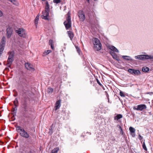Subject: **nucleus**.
<instances>
[{"label": "nucleus", "instance_id": "nucleus-3", "mask_svg": "<svg viewBox=\"0 0 153 153\" xmlns=\"http://www.w3.org/2000/svg\"><path fill=\"white\" fill-rule=\"evenodd\" d=\"M68 16L67 17L66 21L64 22V24L65 27L66 29H68L71 26V16L68 14Z\"/></svg>", "mask_w": 153, "mask_h": 153}, {"label": "nucleus", "instance_id": "nucleus-31", "mask_svg": "<svg viewBox=\"0 0 153 153\" xmlns=\"http://www.w3.org/2000/svg\"><path fill=\"white\" fill-rule=\"evenodd\" d=\"M51 52V50L46 51L44 52V54H45V55H46L50 53Z\"/></svg>", "mask_w": 153, "mask_h": 153}, {"label": "nucleus", "instance_id": "nucleus-39", "mask_svg": "<svg viewBox=\"0 0 153 153\" xmlns=\"http://www.w3.org/2000/svg\"><path fill=\"white\" fill-rule=\"evenodd\" d=\"M76 49H77L78 52V53L79 54H80V50L79 49V48L77 47H76Z\"/></svg>", "mask_w": 153, "mask_h": 153}, {"label": "nucleus", "instance_id": "nucleus-37", "mask_svg": "<svg viewBox=\"0 0 153 153\" xmlns=\"http://www.w3.org/2000/svg\"><path fill=\"white\" fill-rule=\"evenodd\" d=\"M96 80H97V83H98V84L100 86H101V87H102L103 86V85L101 84V83H100V81H99V80H98V79H96Z\"/></svg>", "mask_w": 153, "mask_h": 153}, {"label": "nucleus", "instance_id": "nucleus-24", "mask_svg": "<svg viewBox=\"0 0 153 153\" xmlns=\"http://www.w3.org/2000/svg\"><path fill=\"white\" fill-rule=\"evenodd\" d=\"M142 71L144 72H147L149 71V68L146 67H143L142 68Z\"/></svg>", "mask_w": 153, "mask_h": 153}, {"label": "nucleus", "instance_id": "nucleus-48", "mask_svg": "<svg viewBox=\"0 0 153 153\" xmlns=\"http://www.w3.org/2000/svg\"><path fill=\"white\" fill-rule=\"evenodd\" d=\"M119 129H120L122 131V128L120 126H119Z\"/></svg>", "mask_w": 153, "mask_h": 153}, {"label": "nucleus", "instance_id": "nucleus-2", "mask_svg": "<svg viewBox=\"0 0 153 153\" xmlns=\"http://www.w3.org/2000/svg\"><path fill=\"white\" fill-rule=\"evenodd\" d=\"M21 108L22 109V111H28V107L26 97H24V101H22L21 102Z\"/></svg>", "mask_w": 153, "mask_h": 153}, {"label": "nucleus", "instance_id": "nucleus-4", "mask_svg": "<svg viewBox=\"0 0 153 153\" xmlns=\"http://www.w3.org/2000/svg\"><path fill=\"white\" fill-rule=\"evenodd\" d=\"M5 39V37L4 36H3L0 43V56L2 54L4 49L6 43Z\"/></svg>", "mask_w": 153, "mask_h": 153}, {"label": "nucleus", "instance_id": "nucleus-14", "mask_svg": "<svg viewBox=\"0 0 153 153\" xmlns=\"http://www.w3.org/2000/svg\"><path fill=\"white\" fill-rule=\"evenodd\" d=\"M19 81L22 84H26L27 82V81L25 77L24 76H21L19 78Z\"/></svg>", "mask_w": 153, "mask_h": 153}, {"label": "nucleus", "instance_id": "nucleus-42", "mask_svg": "<svg viewBox=\"0 0 153 153\" xmlns=\"http://www.w3.org/2000/svg\"><path fill=\"white\" fill-rule=\"evenodd\" d=\"M114 51H111L110 52V53L111 54V55L112 56H113V54H115V53H114Z\"/></svg>", "mask_w": 153, "mask_h": 153}, {"label": "nucleus", "instance_id": "nucleus-15", "mask_svg": "<svg viewBox=\"0 0 153 153\" xmlns=\"http://www.w3.org/2000/svg\"><path fill=\"white\" fill-rule=\"evenodd\" d=\"M61 100H59L56 102L55 107V110H56L60 108L61 106Z\"/></svg>", "mask_w": 153, "mask_h": 153}, {"label": "nucleus", "instance_id": "nucleus-52", "mask_svg": "<svg viewBox=\"0 0 153 153\" xmlns=\"http://www.w3.org/2000/svg\"><path fill=\"white\" fill-rule=\"evenodd\" d=\"M5 70H8V71L9 70V68H5Z\"/></svg>", "mask_w": 153, "mask_h": 153}, {"label": "nucleus", "instance_id": "nucleus-40", "mask_svg": "<svg viewBox=\"0 0 153 153\" xmlns=\"http://www.w3.org/2000/svg\"><path fill=\"white\" fill-rule=\"evenodd\" d=\"M148 58H147V59H153V56H148Z\"/></svg>", "mask_w": 153, "mask_h": 153}, {"label": "nucleus", "instance_id": "nucleus-36", "mask_svg": "<svg viewBox=\"0 0 153 153\" xmlns=\"http://www.w3.org/2000/svg\"><path fill=\"white\" fill-rule=\"evenodd\" d=\"M22 93H21V95L22 97H24L25 95H26V92L24 90H22Z\"/></svg>", "mask_w": 153, "mask_h": 153}, {"label": "nucleus", "instance_id": "nucleus-8", "mask_svg": "<svg viewBox=\"0 0 153 153\" xmlns=\"http://www.w3.org/2000/svg\"><path fill=\"white\" fill-rule=\"evenodd\" d=\"M78 17L80 21L83 22L85 19L84 12L82 10H79L78 12Z\"/></svg>", "mask_w": 153, "mask_h": 153}, {"label": "nucleus", "instance_id": "nucleus-5", "mask_svg": "<svg viewBox=\"0 0 153 153\" xmlns=\"http://www.w3.org/2000/svg\"><path fill=\"white\" fill-rule=\"evenodd\" d=\"M16 32L18 33L19 36L25 38L26 37V34L25 30L22 28H19L17 30H16Z\"/></svg>", "mask_w": 153, "mask_h": 153}, {"label": "nucleus", "instance_id": "nucleus-9", "mask_svg": "<svg viewBox=\"0 0 153 153\" xmlns=\"http://www.w3.org/2000/svg\"><path fill=\"white\" fill-rule=\"evenodd\" d=\"M6 30L7 37V38L9 39L10 37L12 35V33L13 32L12 28L11 27H10V26H8Z\"/></svg>", "mask_w": 153, "mask_h": 153}, {"label": "nucleus", "instance_id": "nucleus-38", "mask_svg": "<svg viewBox=\"0 0 153 153\" xmlns=\"http://www.w3.org/2000/svg\"><path fill=\"white\" fill-rule=\"evenodd\" d=\"M16 103H18V100L17 98H16L15 99V100L13 101V103H14V104H15Z\"/></svg>", "mask_w": 153, "mask_h": 153}, {"label": "nucleus", "instance_id": "nucleus-20", "mask_svg": "<svg viewBox=\"0 0 153 153\" xmlns=\"http://www.w3.org/2000/svg\"><path fill=\"white\" fill-rule=\"evenodd\" d=\"M122 58L128 61L132 60V59L129 56H122Z\"/></svg>", "mask_w": 153, "mask_h": 153}, {"label": "nucleus", "instance_id": "nucleus-44", "mask_svg": "<svg viewBox=\"0 0 153 153\" xmlns=\"http://www.w3.org/2000/svg\"><path fill=\"white\" fill-rule=\"evenodd\" d=\"M131 135L133 137H134L135 136V133H131Z\"/></svg>", "mask_w": 153, "mask_h": 153}, {"label": "nucleus", "instance_id": "nucleus-18", "mask_svg": "<svg viewBox=\"0 0 153 153\" xmlns=\"http://www.w3.org/2000/svg\"><path fill=\"white\" fill-rule=\"evenodd\" d=\"M8 54L9 55L8 59H14L13 57L14 56V53L13 51H11L9 52L8 53Z\"/></svg>", "mask_w": 153, "mask_h": 153}, {"label": "nucleus", "instance_id": "nucleus-1", "mask_svg": "<svg viewBox=\"0 0 153 153\" xmlns=\"http://www.w3.org/2000/svg\"><path fill=\"white\" fill-rule=\"evenodd\" d=\"M92 41L94 45V49L97 51L100 50L101 49V44L99 40L97 38H94Z\"/></svg>", "mask_w": 153, "mask_h": 153}, {"label": "nucleus", "instance_id": "nucleus-50", "mask_svg": "<svg viewBox=\"0 0 153 153\" xmlns=\"http://www.w3.org/2000/svg\"><path fill=\"white\" fill-rule=\"evenodd\" d=\"M13 109H15V110H16V111L17 110V108H16V107L13 108Z\"/></svg>", "mask_w": 153, "mask_h": 153}, {"label": "nucleus", "instance_id": "nucleus-13", "mask_svg": "<svg viewBox=\"0 0 153 153\" xmlns=\"http://www.w3.org/2000/svg\"><path fill=\"white\" fill-rule=\"evenodd\" d=\"M25 66L26 68L28 70L32 71H34L35 70L33 65L29 63H25Z\"/></svg>", "mask_w": 153, "mask_h": 153}, {"label": "nucleus", "instance_id": "nucleus-21", "mask_svg": "<svg viewBox=\"0 0 153 153\" xmlns=\"http://www.w3.org/2000/svg\"><path fill=\"white\" fill-rule=\"evenodd\" d=\"M45 9V11L49 12V5L47 1H46V2Z\"/></svg>", "mask_w": 153, "mask_h": 153}, {"label": "nucleus", "instance_id": "nucleus-16", "mask_svg": "<svg viewBox=\"0 0 153 153\" xmlns=\"http://www.w3.org/2000/svg\"><path fill=\"white\" fill-rule=\"evenodd\" d=\"M13 60L14 59H8L7 65V66L8 67L10 68L11 65Z\"/></svg>", "mask_w": 153, "mask_h": 153}, {"label": "nucleus", "instance_id": "nucleus-55", "mask_svg": "<svg viewBox=\"0 0 153 153\" xmlns=\"http://www.w3.org/2000/svg\"><path fill=\"white\" fill-rule=\"evenodd\" d=\"M42 1H45V0H41Z\"/></svg>", "mask_w": 153, "mask_h": 153}, {"label": "nucleus", "instance_id": "nucleus-35", "mask_svg": "<svg viewBox=\"0 0 153 153\" xmlns=\"http://www.w3.org/2000/svg\"><path fill=\"white\" fill-rule=\"evenodd\" d=\"M53 41L52 40L50 39L49 40V43L50 45H53Z\"/></svg>", "mask_w": 153, "mask_h": 153}, {"label": "nucleus", "instance_id": "nucleus-23", "mask_svg": "<svg viewBox=\"0 0 153 153\" xmlns=\"http://www.w3.org/2000/svg\"><path fill=\"white\" fill-rule=\"evenodd\" d=\"M39 16H37L35 19V25L36 27H37L38 21L39 20Z\"/></svg>", "mask_w": 153, "mask_h": 153}, {"label": "nucleus", "instance_id": "nucleus-6", "mask_svg": "<svg viewBox=\"0 0 153 153\" xmlns=\"http://www.w3.org/2000/svg\"><path fill=\"white\" fill-rule=\"evenodd\" d=\"M146 108V106L145 104H140L137 106V107L134 106L133 109L134 110L137 111H142L143 110L145 109Z\"/></svg>", "mask_w": 153, "mask_h": 153}, {"label": "nucleus", "instance_id": "nucleus-11", "mask_svg": "<svg viewBox=\"0 0 153 153\" xmlns=\"http://www.w3.org/2000/svg\"><path fill=\"white\" fill-rule=\"evenodd\" d=\"M22 130V131L21 132H19L20 135L23 137L26 138H28L29 137V136L28 133L24 129Z\"/></svg>", "mask_w": 153, "mask_h": 153}, {"label": "nucleus", "instance_id": "nucleus-49", "mask_svg": "<svg viewBox=\"0 0 153 153\" xmlns=\"http://www.w3.org/2000/svg\"><path fill=\"white\" fill-rule=\"evenodd\" d=\"M109 97V96H108V94H107V97L108 98V102H109V97Z\"/></svg>", "mask_w": 153, "mask_h": 153}, {"label": "nucleus", "instance_id": "nucleus-12", "mask_svg": "<svg viewBox=\"0 0 153 153\" xmlns=\"http://www.w3.org/2000/svg\"><path fill=\"white\" fill-rule=\"evenodd\" d=\"M49 12L44 10L42 12V15L41 16V18L45 20H48V17L49 16Z\"/></svg>", "mask_w": 153, "mask_h": 153}, {"label": "nucleus", "instance_id": "nucleus-32", "mask_svg": "<svg viewBox=\"0 0 153 153\" xmlns=\"http://www.w3.org/2000/svg\"><path fill=\"white\" fill-rule=\"evenodd\" d=\"M112 56L114 59H115L116 60H117L118 59L116 53L114 54H113Z\"/></svg>", "mask_w": 153, "mask_h": 153}, {"label": "nucleus", "instance_id": "nucleus-34", "mask_svg": "<svg viewBox=\"0 0 153 153\" xmlns=\"http://www.w3.org/2000/svg\"><path fill=\"white\" fill-rule=\"evenodd\" d=\"M53 2L54 3L56 4H58L61 2V0H53Z\"/></svg>", "mask_w": 153, "mask_h": 153}, {"label": "nucleus", "instance_id": "nucleus-29", "mask_svg": "<svg viewBox=\"0 0 153 153\" xmlns=\"http://www.w3.org/2000/svg\"><path fill=\"white\" fill-rule=\"evenodd\" d=\"M24 129L23 128H22L20 126H17L16 128V129L18 131V130H20L21 132L22 131V130Z\"/></svg>", "mask_w": 153, "mask_h": 153}, {"label": "nucleus", "instance_id": "nucleus-41", "mask_svg": "<svg viewBox=\"0 0 153 153\" xmlns=\"http://www.w3.org/2000/svg\"><path fill=\"white\" fill-rule=\"evenodd\" d=\"M138 137H139V139L140 140H142L143 139V137L141 135H140V134H139V135Z\"/></svg>", "mask_w": 153, "mask_h": 153}, {"label": "nucleus", "instance_id": "nucleus-17", "mask_svg": "<svg viewBox=\"0 0 153 153\" xmlns=\"http://www.w3.org/2000/svg\"><path fill=\"white\" fill-rule=\"evenodd\" d=\"M108 48L112 51L115 52L117 53L119 52V51L114 46H109Z\"/></svg>", "mask_w": 153, "mask_h": 153}, {"label": "nucleus", "instance_id": "nucleus-56", "mask_svg": "<svg viewBox=\"0 0 153 153\" xmlns=\"http://www.w3.org/2000/svg\"><path fill=\"white\" fill-rule=\"evenodd\" d=\"M143 140H142V141H141V143H142V142H143Z\"/></svg>", "mask_w": 153, "mask_h": 153}, {"label": "nucleus", "instance_id": "nucleus-33", "mask_svg": "<svg viewBox=\"0 0 153 153\" xmlns=\"http://www.w3.org/2000/svg\"><path fill=\"white\" fill-rule=\"evenodd\" d=\"M120 94L121 97H125V95L121 91H120Z\"/></svg>", "mask_w": 153, "mask_h": 153}, {"label": "nucleus", "instance_id": "nucleus-43", "mask_svg": "<svg viewBox=\"0 0 153 153\" xmlns=\"http://www.w3.org/2000/svg\"><path fill=\"white\" fill-rule=\"evenodd\" d=\"M12 111L13 112V113L16 114V110H15V109H13Z\"/></svg>", "mask_w": 153, "mask_h": 153}, {"label": "nucleus", "instance_id": "nucleus-47", "mask_svg": "<svg viewBox=\"0 0 153 153\" xmlns=\"http://www.w3.org/2000/svg\"><path fill=\"white\" fill-rule=\"evenodd\" d=\"M8 0L11 1L12 2H13V1L15 2L16 1L15 0Z\"/></svg>", "mask_w": 153, "mask_h": 153}, {"label": "nucleus", "instance_id": "nucleus-22", "mask_svg": "<svg viewBox=\"0 0 153 153\" xmlns=\"http://www.w3.org/2000/svg\"><path fill=\"white\" fill-rule=\"evenodd\" d=\"M123 116L121 114H118L114 117V120H118L119 119L122 118Z\"/></svg>", "mask_w": 153, "mask_h": 153}, {"label": "nucleus", "instance_id": "nucleus-53", "mask_svg": "<svg viewBox=\"0 0 153 153\" xmlns=\"http://www.w3.org/2000/svg\"><path fill=\"white\" fill-rule=\"evenodd\" d=\"M89 3V0H86Z\"/></svg>", "mask_w": 153, "mask_h": 153}, {"label": "nucleus", "instance_id": "nucleus-25", "mask_svg": "<svg viewBox=\"0 0 153 153\" xmlns=\"http://www.w3.org/2000/svg\"><path fill=\"white\" fill-rule=\"evenodd\" d=\"M27 112L22 111L23 116L25 118H28L29 117V115L28 114Z\"/></svg>", "mask_w": 153, "mask_h": 153}, {"label": "nucleus", "instance_id": "nucleus-46", "mask_svg": "<svg viewBox=\"0 0 153 153\" xmlns=\"http://www.w3.org/2000/svg\"><path fill=\"white\" fill-rule=\"evenodd\" d=\"M50 45L51 46V48L53 50L54 48V47L53 46V45Z\"/></svg>", "mask_w": 153, "mask_h": 153}, {"label": "nucleus", "instance_id": "nucleus-10", "mask_svg": "<svg viewBox=\"0 0 153 153\" xmlns=\"http://www.w3.org/2000/svg\"><path fill=\"white\" fill-rule=\"evenodd\" d=\"M148 55H138L135 56V58L136 59L144 60L146 59H147V58H148Z\"/></svg>", "mask_w": 153, "mask_h": 153}, {"label": "nucleus", "instance_id": "nucleus-19", "mask_svg": "<svg viewBox=\"0 0 153 153\" xmlns=\"http://www.w3.org/2000/svg\"><path fill=\"white\" fill-rule=\"evenodd\" d=\"M68 33L70 39L72 40L74 36V35L73 32L71 31H68Z\"/></svg>", "mask_w": 153, "mask_h": 153}, {"label": "nucleus", "instance_id": "nucleus-30", "mask_svg": "<svg viewBox=\"0 0 153 153\" xmlns=\"http://www.w3.org/2000/svg\"><path fill=\"white\" fill-rule=\"evenodd\" d=\"M53 90V88H48V93H51L52 92Z\"/></svg>", "mask_w": 153, "mask_h": 153}, {"label": "nucleus", "instance_id": "nucleus-7", "mask_svg": "<svg viewBox=\"0 0 153 153\" xmlns=\"http://www.w3.org/2000/svg\"><path fill=\"white\" fill-rule=\"evenodd\" d=\"M128 71L131 74L134 75H139L140 74V72L139 70H136L131 68L129 69Z\"/></svg>", "mask_w": 153, "mask_h": 153}, {"label": "nucleus", "instance_id": "nucleus-26", "mask_svg": "<svg viewBox=\"0 0 153 153\" xmlns=\"http://www.w3.org/2000/svg\"><path fill=\"white\" fill-rule=\"evenodd\" d=\"M59 150L58 148H56L54 149L52 151L51 153H57Z\"/></svg>", "mask_w": 153, "mask_h": 153}, {"label": "nucleus", "instance_id": "nucleus-54", "mask_svg": "<svg viewBox=\"0 0 153 153\" xmlns=\"http://www.w3.org/2000/svg\"><path fill=\"white\" fill-rule=\"evenodd\" d=\"M14 96H15V97H16V96H17V95L14 94Z\"/></svg>", "mask_w": 153, "mask_h": 153}, {"label": "nucleus", "instance_id": "nucleus-27", "mask_svg": "<svg viewBox=\"0 0 153 153\" xmlns=\"http://www.w3.org/2000/svg\"><path fill=\"white\" fill-rule=\"evenodd\" d=\"M129 130L131 133H134L135 132V129L131 127H130L129 128Z\"/></svg>", "mask_w": 153, "mask_h": 153}, {"label": "nucleus", "instance_id": "nucleus-45", "mask_svg": "<svg viewBox=\"0 0 153 153\" xmlns=\"http://www.w3.org/2000/svg\"><path fill=\"white\" fill-rule=\"evenodd\" d=\"M3 15V13L0 10V17L2 16Z\"/></svg>", "mask_w": 153, "mask_h": 153}, {"label": "nucleus", "instance_id": "nucleus-51", "mask_svg": "<svg viewBox=\"0 0 153 153\" xmlns=\"http://www.w3.org/2000/svg\"><path fill=\"white\" fill-rule=\"evenodd\" d=\"M14 107H16L17 108V105H16V104H14Z\"/></svg>", "mask_w": 153, "mask_h": 153}, {"label": "nucleus", "instance_id": "nucleus-28", "mask_svg": "<svg viewBox=\"0 0 153 153\" xmlns=\"http://www.w3.org/2000/svg\"><path fill=\"white\" fill-rule=\"evenodd\" d=\"M145 140H144L143 142L142 146L143 149H144L145 151H147V149L145 143Z\"/></svg>", "mask_w": 153, "mask_h": 153}]
</instances>
